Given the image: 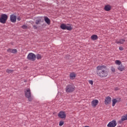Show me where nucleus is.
I'll list each match as a JSON object with an SVG mask.
<instances>
[{
  "instance_id": "nucleus-1",
  "label": "nucleus",
  "mask_w": 127,
  "mask_h": 127,
  "mask_svg": "<svg viewBox=\"0 0 127 127\" xmlns=\"http://www.w3.org/2000/svg\"><path fill=\"white\" fill-rule=\"evenodd\" d=\"M96 73L97 76L100 78H106L108 76V71H107V66L105 65H99L96 67Z\"/></svg>"
},
{
  "instance_id": "nucleus-2",
  "label": "nucleus",
  "mask_w": 127,
  "mask_h": 127,
  "mask_svg": "<svg viewBox=\"0 0 127 127\" xmlns=\"http://www.w3.org/2000/svg\"><path fill=\"white\" fill-rule=\"evenodd\" d=\"M25 96L28 98L29 102H31L33 100V97L31 96V91L30 88H27L24 91Z\"/></svg>"
},
{
  "instance_id": "nucleus-3",
  "label": "nucleus",
  "mask_w": 127,
  "mask_h": 127,
  "mask_svg": "<svg viewBox=\"0 0 127 127\" xmlns=\"http://www.w3.org/2000/svg\"><path fill=\"white\" fill-rule=\"evenodd\" d=\"M60 27L64 30H72V29H73V28H72V25L69 24H65L63 23L61 25Z\"/></svg>"
},
{
  "instance_id": "nucleus-4",
  "label": "nucleus",
  "mask_w": 127,
  "mask_h": 127,
  "mask_svg": "<svg viewBox=\"0 0 127 127\" xmlns=\"http://www.w3.org/2000/svg\"><path fill=\"white\" fill-rule=\"evenodd\" d=\"M75 91V86L73 84H68L65 87V92L66 93H72Z\"/></svg>"
},
{
  "instance_id": "nucleus-5",
  "label": "nucleus",
  "mask_w": 127,
  "mask_h": 127,
  "mask_svg": "<svg viewBox=\"0 0 127 127\" xmlns=\"http://www.w3.org/2000/svg\"><path fill=\"white\" fill-rule=\"evenodd\" d=\"M27 59L31 61H35L36 60V55L33 53H30L27 56Z\"/></svg>"
},
{
  "instance_id": "nucleus-6",
  "label": "nucleus",
  "mask_w": 127,
  "mask_h": 127,
  "mask_svg": "<svg viewBox=\"0 0 127 127\" xmlns=\"http://www.w3.org/2000/svg\"><path fill=\"white\" fill-rule=\"evenodd\" d=\"M7 15L2 14L0 17V22H1V23H5V22L7 20Z\"/></svg>"
},
{
  "instance_id": "nucleus-7",
  "label": "nucleus",
  "mask_w": 127,
  "mask_h": 127,
  "mask_svg": "<svg viewBox=\"0 0 127 127\" xmlns=\"http://www.w3.org/2000/svg\"><path fill=\"white\" fill-rule=\"evenodd\" d=\"M111 102H112V98L110 96H108L105 99L104 104L105 105H110Z\"/></svg>"
},
{
  "instance_id": "nucleus-8",
  "label": "nucleus",
  "mask_w": 127,
  "mask_h": 127,
  "mask_svg": "<svg viewBox=\"0 0 127 127\" xmlns=\"http://www.w3.org/2000/svg\"><path fill=\"white\" fill-rule=\"evenodd\" d=\"M117 126V122L116 121L113 120L111 122H110L108 125H107V127H115Z\"/></svg>"
},
{
  "instance_id": "nucleus-9",
  "label": "nucleus",
  "mask_w": 127,
  "mask_h": 127,
  "mask_svg": "<svg viewBox=\"0 0 127 127\" xmlns=\"http://www.w3.org/2000/svg\"><path fill=\"white\" fill-rule=\"evenodd\" d=\"M58 117L61 119H65L66 118V114L64 112L61 111L58 114Z\"/></svg>"
},
{
  "instance_id": "nucleus-10",
  "label": "nucleus",
  "mask_w": 127,
  "mask_h": 127,
  "mask_svg": "<svg viewBox=\"0 0 127 127\" xmlns=\"http://www.w3.org/2000/svg\"><path fill=\"white\" fill-rule=\"evenodd\" d=\"M99 104V100L97 99L93 100L91 102V105L94 107V108H96L97 107V105Z\"/></svg>"
},
{
  "instance_id": "nucleus-11",
  "label": "nucleus",
  "mask_w": 127,
  "mask_h": 127,
  "mask_svg": "<svg viewBox=\"0 0 127 127\" xmlns=\"http://www.w3.org/2000/svg\"><path fill=\"white\" fill-rule=\"evenodd\" d=\"M10 19L11 22H16V16L12 14L10 16Z\"/></svg>"
},
{
  "instance_id": "nucleus-12",
  "label": "nucleus",
  "mask_w": 127,
  "mask_h": 127,
  "mask_svg": "<svg viewBox=\"0 0 127 127\" xmlns=\"http://www.w3.org/2000/svg\"><path fill=\"white\" fill-rule=\"evenodd\" d=\"M116 43H117V44H124V42H126V40L122 39L120 40L119 41H116Z\"/></svg>"
},
{
  "instance_id": "nucleus-13",
  "label": "nucleus",
  "mask_w": 127,
  "mask_h": 127,
  "mask_svg": "<svg viewBox=\"0 0 127 127\" xmlns=\"http://www.w3.org/2000/svg\"><path fill=\"white\" fill-rule=\"evenodd\" d=\"M69 77L70 79H71V80H74V79H75V78H76V74L74 72H72L69 74Z\"/></svg>"
},
{
  "instance_id": "nucleus-14",
  "label": "nucleus",
  "mask_w": 127,
  "mask_h": 127,
  "mask_svg": "<svg viewBox=\"0 0 127 127\" xmlns=\"http://www.w3.org/2000/svg\"><path fill=\"white\" fill-rule=\"evenodd\" d=\"M111 8H112V7L110 5H105V6L104 7V9L106 11H110V10H111Z\"/></svg>"
},
{
  "instance_id": "nucleus-15",
  "label": "nucleus",
  "mask_w": 127,
  "mask_h": 127,
  "mask_svg": "<svg viewBox=\"0 0 127 127\" xmlns=\"http://www.w3.org/2000/svg\"><path fill=\"white\" fill-rule=\"evenodd\" d=\"M41 17H38L36 20L35 24L38 25V24H40V22H41Z\"/></svg>"
},
{
  "instance_id": "nucleus-16",
  "label": "nucleus",
  "mask_w": 127,
  "mask_h": 127,
  "mask_svg": "<svg viewBox=\"0 0 127 127\" xmlns=\"http://www.w3.org/2000/svg\"><path fill=\"white\" fill-rule=\"evenodd\" d=\"M118 70H119V71H124L125 66H124L123 64H121L118 66Z\"/></svg>"
},
{
  "instance_id": "nucleus-17",
  "label": "nucleus",
  "mask_w": 127,
  "mask_h": 127,
  "mask_svg": "<svg viewBox=\"0 0 127 127\" xmlns=\"http://www.w3.org/2000/svg\"><path fill=\"white\" fill-rule=\"evenodd\" d=\"M44 20H45V22H46V23H47V24H48L49 25L50 24V19H49L48 17H45Z\"/></svg>"
},
{
  "instance_id": "nucleus-18",
  "label": "nucleus",
  "mask_w": 127,
  "mask_h": 127,
  "mask_svg": "<svg viewBox=\"0 0 127 127\" xmlns=\"http://www.w3.org/2000/svg\"><path fill=\"white\" fill-rule=\"evenodd\" d=\"M92 40H97L98 39V36L97 35H93L91 36Z\"/></svg>"
},
{
  "instance_id": "nucleus-19",
  "label": "nucleus",
  "mask_w": 127,
  "mask_h": 127,
  "mask_svg": "<svg viewBox=\"0 0 127 127\" xmlns=\"http://www.w3.org/2000/svg\"><path fill=\"white\" fill-rule=\"evenodd\" d=\"M112 106L113 107H115V106L116 105V104H117V103H118V100L117 99H113L112 100Z\"/></svg>"
},
{
  "instance_id": "nucleus-20",
  "label": "nucleus",
  "mask_w": 127,
  "mask_h": 127,
  "mask_svg": "<svg viewBox=\"0 0 127 127\" xmlns=\"http://www.w3.org/2000/svg\"><path fill=\"white\" fill-rule=\"evenodd\" d=\"M121 121H122V122H124V121H127V115L123 116L121 117Z\"/></svg>"
},
{
  "instance_id": "nucleus-21",
  "label": "nucleus",
  "mask_w": 127,
  "mask_h": 127,
  "mask_svg": "<svg viewBox=\"0 0 127 127\" xmlns=\"http://www.w3.org/2000/svg\"><path fill=\"white\" fill-rule=\"evenodd\" d=\"M115 64H116V65H122V62H121V61L120 60H116L115 61Z\"/></svg>"
},
{
  "instance_id": "nucleus-22",
  "label": "nucleus",
  "mask_w": 127,
  "mask_h": 127,
  "mask_svg": "<svg viewBox=\"0 0 127 127\" xmlns=\"http://www.w3.org/2000/svg\"><path fill=\"white\" fill-rule=\"evenodd\" d=\"M42 57H43L42 56H41V55L40 54H37L36 56V58H37L38 60H39V59H41Z\"/></svg>"
},
{
  "instance_id": "nucleus-23",
  "label": "nucleus",
  "mask_w": 127,
  "mask_h": 127,
  "mask_svg": "<svg viewBox=\"0 0 127 127\" xmlns=\"http://www.w3.org/2000/svg\"><path fill=\"white\" fill-rule=\"evenodd\" d=\"M14 71V70H11V69H9L8 68L6 70V73H8V74H9L10 73H12Z\"/></svg>"
},
{
  "instance_id": "nucleus-24",
  "label": "nucleus",
  "mask_w": 127,
  "mask_h": 127,
  "mask_svg": "<svg viewBox=\"0 0 127 127\" xmlns=\"http://www.w3.org/2000/svg\"><path fill=\"white\" fill-rule=\"evenodd\" d=\"M38 27H40V26H38L35 25H33V28H34V29H37V28H38Z\"/></svg>"
},
{
  "instance_id": "nucleus-25",
  "label": "nucleus",
  "mask_w": 127,
  "mask_h": 127,
  "mask_svg": "<svg viewBox=\"0 0 127 127\" xmlns=\"http://www.w3.org/2000/svg\"><path fill=\"white\" fill-rule=\"evenodd\" d=\"M17 52V50L16 49H12V53L15 54Z\"/></svg>"
},
{
  "instance_id": "nucleus-26",
  "label": "nucleus",
  "mask_w": 127,
  "mask_h": 127,
  "mask_svg": "<svg viewBox=\"0 0 127 127\" xmlns=\"http://www.w3.org/2000/svg\"><path fill=\"white\" fill-rule=\"evenodd\" d=\"M7 52H8V53H12V49H9L8 50H7Z\"/></svg>"
},
{
  "instance_id": "nucleus-27",
  "label": "nucleus",
  "mask_w": 127,
  "mask_h": 127,
  "mask_svg": "<svg viewBox=\"0 0 127 127\" xmlns=\"http://www.w3.org/2000/svg\"><path fill=\"white\" fill-rule=\"evenodd\" d=\"M63 125H64V122L63 121L60 122L59 126H60V127L63 126Z\"/></svg>"
},
{
  "instance_id": "nucleus-28",
  "label": "nucleus",
  "mask_w": 127,
  "mask_h": 127,
  "mask_svg": "<svg viewBox=\"0 0 127 127\" xmlns=\"http://www.w3.org/2000/svg\"><path fill=\"white\" fill-rule=\"evenodd\" d=\"M22 28H23V29H27V26H26V25H23L22 26Z\"/></svg>"
},
{
  "instance_id": "nucleus-29",
  "label": "nucleus",
  "mask_w": 127,
  "mask_h": 127,
  "mask_svg": "<svg viewBox=\"0 0 127 127\" xmlns=\"http://www.w3.org/2000/svg\"><path fill=\"white\" fill-rule=\"evenodd\" d=\"M111 71L112 72H116V69L115 68V67H111Z\"/></svg>"
},
{
  "instance_id": "nucleus-30",
  "label": "nucleus",
  "mask_w": 127,
  "mask_h": 127,
  "mask_svg": "<svg viewBox=\"0 0 127 127\" xmlns=\"http://www.w3.org/2000/svg\"><path fill=\"white\" fill-rule=\"evenodd\" d=\"M89 84H90V85H93L94 84V81H93V80H89Z\"/></svg>"
},
{
  "instance_id": "nucleus-31",
  "label": "nucleus",
  "mask_w": 127,
  "mask_h": 127,
  "mask_svg": "<svg viewBox=\"0 0 127 127\" xmlns=\"http://www.w3.org/2000/svg\"><path fill=\"white\" fill-rule=\"evenodd\" d=\"M119 50H120L121 51H123V50H124V48H123L122 47H120Z\"/></svg>"
},
{
  "instance_id": "nucleus-32",
  "label": "nucleus",
  "mask_w": 127,
  "mask_h": 127,
  "mask_svg": "<svg viewBox=\"0 0 127 127\" xmlns=\"http://www.w3.org/2000/svg\"><path fill=\"white\" fill-rule=\"evenodd\" d=\"M21 18H20V17H18L17 18V20L18 21H20Z\"/></svg>"
},
{
  "instance_id": "nucleus-33",
  "label": "nucleus",
  "mask_w": 127,
  "mask_h": 127,
  "mask_svg": "<svg viewBox=\"0 0 127 127\" xmlns=\"http://www.w3.org/2000/svg\"><path fill=\"white\" fill-rule=\"evenodd\" d=\"M118 90H120V89L118 88V87H116V88H115V91H118Z\"/></svg>"
}]
</instances>
